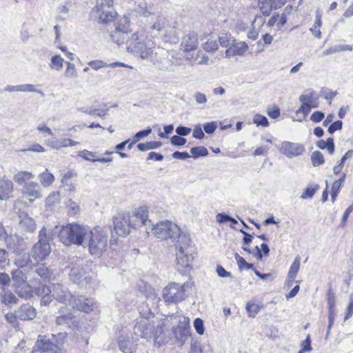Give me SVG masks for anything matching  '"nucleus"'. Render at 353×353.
<instances>
[{
	"label": "nucleus",
	"instance_id": "obj_35",
	"mask_svg": "<svg viewBox=\"0 0 353 353\" xmlns=\"http://www.w3.org/2000/svg\"><path fill=\"white\" fill-rule=\"evenodd\" d=\"M220 45L224 48H229L235 42L234 38L229 33H221L219 37Z\"/></svg>",
	"mask_w": 353,
	"mask_h": 353
},
{
	"label": "nucleus",
	"instance_id": "obj_4",
	"mask_svg": "<svg viewBox=\"0 0 353 353\" xmlns=\"http://www.w3.org/2000/svg\"><path fill=\"white\" fill-rule=\"evenodd\" d=\"M190 239L188 236L183 235L179 240L176 246V267L182 274H186L192 270V263L194 257L189 248Z\"/></svg>",
	"mask_w": 353,
	"mask_h": 353
},
{
	"label": "nucleus",
	"instance_id": "obj_38",
	"mask_svg": "<svg viewBox=\"0 0 353 353\" xmlns=\"http://www.w3.org/2000/svg\"><path fill=\"white\" fill-rule=\"evenodd\" d=\"M161 146L160 141H150L146 143H141L137 145V148L140 151H146L149 150L156 149Z\"/></svg>",
	"mask_w": 353,
	"mask_h": 353
},
{
	"label": "nucleus",
	"instance_id": "obj_36",
	"mask_svg": "<svg viewBox=\"0 0 353 353\" xmlns=\"http://www.w3.org/2000/svg\"><path fill=\"white\" fill-rule=\"evenodd\" d=\"M34 272L44 281L50 279L52 276L51 270L43 265H39Z\"/></svg>",
	"mask_w": 353,
	"mask_h": 353
},
{
	"label": "nucleus",
	"instance_id": "obj_3",
	"mask_svg": "<svg viewBox=\"0 0 353 353\" xmlns=\"http://www.w3.org/2000/svg\"><path fill=\"white\" fill-rule=\"evenodd\" d=\"M126 48L130 52L136 53L143 60L154 61L157 54L155 43L152 39H144L143 32H135L126 41Z\"/></svg>",
	"mask_w": 353,
	"mask_h": 353
},
{
	"label": "nucleus",
	"instance_id": "obj_44",
	"mask_svg": "<svg viewBox=\"0 0 353 353\" xmlns=\"http://www.w3.org/2000/svg\"><path fill=\"white\" fill-rule=\"evenodd\" d=\"M32 174L28 172H20L16 174L14 176V181L18 184H23L26 180L30 179Z\"/></svg>",
	"mask_w": 353,
	"mask_h": 353
},
{
	"label": "nucleus",
	"instance_id": "obj_52",
	"mask_svg": "<svg viewBox=\"0 0 353 353\" xmlns=\"http://www.w3.org/2000/svg\"><path fill=\"white\" fill-rule=\"evenodd\" d=\"M246 310L250 317L254 318L259 311V307L255 303L249 302L246 305Z\"/></svg>",
	"mask_w": 353,
	"mask_h": 353
},
{
	"label": "nucleus",
	"instance_id": "obj_20",
	"mask_svg": "<svg viewBox=\"0 0 353 353\" xmlns=\"http://www.w3.org/2000/svg\"><path fill=\"white\" fill-rule=\"evenodd\" d=\"M198 45L197 35L195 32H191L185 35L182 41L181 46L184 50L190 52L194 50Z\"/></svg>",
	"mask_w": 353,
	"mask_h": 353
},
{
	"label": "nucleus",
	"instance_id": "obj_49",
	"mask_svg": "<svg viewBox=\"0 0 353 353\" xmlns=\"http://www.w3.org/2000/svg\"><path fill=\"white\" fill-rule=\"evenodd\" d=\"M16 264L20 268L28 267L31 263L29 254H23L16 260Z\"/></svg>",
	"mask_w": 353,
	"mask_h": 353
},
{
	"label": "nucleus",
	"instance_id": "obj_60",
	"mask_svg": "<svg viewBox=\"0 0 353 353\" xmlns=\"http://www.w3.org/2000/svg\"><path fill=\"white\" fill-rule=\"evenodd\" d=\"M171 143L173 145L181 146L186 143V139L179 135H174L170 139Z\"/></svg>",
	"mask_w": 353,
	"mask_h": 353
},
{
	"label": "nucleus",
	"instance_id": "obj_13",
	"mask_svg": "<svg viewBox=\"0 0 353 353\" xmlns=\"http://www.w3.org/2000/svg\"><path fill=\"white\" fill-rule=\"evenodd\" d=\"M69 304L71 305L73 308L87 313L92 310V301L83 296L72 295L69 301Z\"/></svg>",
	"mask_w": 353,
	"mask_h": 353
},
{
	"label": "nucleus",
	"instance_id": "obj_51",
	"mask_svg": "<svg viewBox=\"0 0 353 353\" xmlns=\"http://www.w3.org/2000/svg\"><path fill=\"white\" fill-rule=\"evenodd\" d=\"M20 92H37L41 97L44 96V93L41 90L36 89L35 86L32 84L20 85Z\"/></svg>",
	"mask_w": 353,
	"mask_h": 353
},
{
	"label": "nucleus",
	"instance_id": "obj_18",
	"mask_svg": "<svg viewBox=\"0 0 353 353\" xmlns=\"http://www.w3.org/2000/svg\"><path fill=\"white\" fill-rule=\"evenodd\" d=\"M16 315L19 319L22 321L33 319L36 316L35 309L29 304H23L16 310Z\"/></svg>",
	"mask_w": 353,
	"mask_h": 353
},
{
	"label": "nucleus",
	"instance_id": "obj_41",
	"mask_svg": "<svg viewBox=\"0 0 353 353\" xmlns=\"http://www.w3.org/2000/svg\"><path fill=\"white\" fill-rule=\"evenodd\" d=\"M319 189L318 184H314L304 189L301 198L302 199H311L315 194V192Z\"/></svg>",
	"mask_w": 353,
	"mask_h": 353
},
{
	"label": "nucleus",
	"instance_id": "obj_53",
	"mask_svg": "<svg viewBox=\"0 0 353 353\" xmlns=\"http://www.w3.org/2000/svg\"><path fill=\"white\" fill-rule=\"evenodd\" d=\"M314 97V90H306L299 97V101L301 104H307Z\"/></svg>",
	"mask_w": 353,
	"mask_h": 353
},
{
	"label": "nucleus",
	"instance_id": "obj_39",
	"mask_svg": "<svg viewBox=\"0 0 353 353\" xmlns=\"http://www.w3.org/2000/svg\"><path fill=\"white\" fill-rule=\"evenodd\" d=\"M311 161L313 166L317 167L325 163V159L321 152L316 150L311 155Z\"/></svg>",
	"mask_w": 353,
	"mask_h": 353
},
{
	"label": "nucleus",
	"instance_id": "obj_7",
	"mask_svg": "<svg viewBox=\"0 0 353 353\" xmlns=\"http://www.w3.org/2000/svg\"><path fill=\"white\" fill-rule=\"evenodd\" d=\"M92 229L86 225L79 223H68V244L84 246L85 238H88Z\"/></svg>",
	"mask_w": 353,
	"mask_h": 353
},
{
	"label": "nucleus",
	"instance_id": "obj_14",
	"mask_svg": "<svg viewBox=\"0 0 353 353\" xmlns=\"http://www.w3.org/2000/svg\"><path fill=\"white\" fill-rule=\"evenodd\" d=\"M70 278L75 283L85 284L91 282V277L85 276V270L82 267V263L76 264L74 267L71 268L70 272Z\"/></svg>",
	"mask_w": 353,
	"mask_h": 353
},
{
	"label": "nucleus",
	"instance_id": "obj_54",
	"mask_svg": "<svg viewBox=\"0 0 353 353\" xmlns=\"http://www.w3.org/2000/svg\"><path fill=\"white\" fill-rule=\"evenodd\" d=\"M242 249L248 252L249 254H252L253 256H254L258 260H261L263 258V254H261V251L259 246H256L253 249H250L248 247L243 246L242 247Z\"/></svg>",
	"mask_w": 353,
	"mask_h": 353
},
{
	"label": "nucleus",
	"instance_id": "obj_10",
	"mask_svg": "<svg viewBox=\"0 0 353 353\" xmlns=\"http://www.w3.org/2000/svg\"><path fill=\"white\" fill-rule=\"evenodd\" d=\"M129 219V214L120 213L115 216L113 219L115 232L121 236H125L132 228Z\"/></svg>",
	"mask_w": 353,
	"mask_h": 353
},
{
	"label": "nucleus",
	"instance_id": "obj_26",
	"mask_svg": "<svg viewBox=\"0 0 353 353\" xmlns=\"http://www.w3.org/2000/svg\"><path fill=\"white\" fill-rule=\"evenodd\" d=\"M68 326L70 329L74 331L73 337H77L82 335V327L79 325V321L77 320L74 316H70L68 314Z\"/></svg>",
	"mask_w": 353,
	"mask_h": 353
},
{
	"label": "nucleus",
	"instance_id": "obj_37",
	"mask_svg": "<svg viewBox=\"0 0 353 353\" xmlns=\"http://www.w3.org/2000/svg\"><path fill=\"white\" fill-rule=\"evenodd\" d=\"M22 228H25L27 231L33 232L36 229V223L34 220L30 216H25L20 222Z\"/></svg>",
	"mask_w": 353,
	"mask_h": 353
},
{
	"label": "nucleus",
	"instance_id": "obj_5",
	"mask_svg": "<svg viewBox=\"0 0 353 353\" xmlns=\"http://www.w3.org/2000/svg\"><path fill=\"white\" fill-rule=\"evenodd\" d=\"M151 225V231L153 234L157 239L161 240L171 239L173 242L176 241L177 243L185 235L181 233L179 227L172 221L166 220Z\"/></svg>",
	"mask_w": 353,
	"mask_h": 353
},
{
	"label": "nucleus",
	"instance_id": "obj_63",
	"mask_svg": "<svg viewBox=\"0 0 353 353\" xmlns=\"http://www.w3.org/2000/svg\"><path fill=\"white\" fill-rule=\"evenodd\" d=\"M311 350V341L310 339V336H307L306 339L302 342L301 349L299 350L298 353H305L306 352L310 351Z\"/></svg>",
	"mask_w": 353,
	"mask_h": 353
},
{
	"label": "nucleus",
	"instance_id": "obj_22",
	"mask_svg": "<svg viewBox=\"0 0 353 353\" xmlns=\"http://www.w3.org/2000/svg\"><path fill=\"white\" fill-rule=\"evenodd\" d=\"M134 10L138 14L145 17L154 13L153 7L148 5L145 1L135 2Z\"/></svg>",
	"mask_w": 353,
	"mask_h": 353
},
{
	"label": "nucleus",
	"instance_id": "obj_58",
	"mask_svg": "<svg viewBox=\"0 0 353 353\" xmlns=\"http://www.w3.org/2000/svg\"><path fill=\"white\" fill-rule=\"evenodd\" d=\"M194 327L199 334H203L205 330L203 326V321L201 319L196 318L194 321Z\"/></svg>",
	"mask_w": 353,
	"mask_h": 353
},
{
	"label": "nucleus",
	"instance_id": "obj_21",
	"mask_svg": "<svg viewBox=\"0 0 353 353\" xmlns=\"http://www.w3.org/2000/svg\"><path fill=\"white\" fill-rule=\"evenodd\" d=\"M13 191V183L6 178L0 179V200H7Z\"/></svg>",
	"mask_w": 353,
	"mask_h": 353
},
{
	"label": "nucleus",
	"instance_id": "obj_59",
	"mask_svg": "<svg viewBox=\"0 0 353 353\" xmlns=\"http://www.w3.org/2000/svg\"><path fill=\"white\" fill-rule=\"evenodd\" d=\"M88 65L94 70L108 66L106 63L101 60L91 61L88 63Z\"/></svg>",
	"mask_w": 353,
	"mask_h": 353
},
{
	"label": "nucleus",
	"instance_id": "obj_30",
	"mask_svg": "<svg viewBox=\"0 0 353 353\" xmlns=\"http://www.w3.org/2000/svg\"><path fill=\"white\" fill-rule=\"evenodd\" d=\"M165 19L162 16H158L156 21L151 26V33L153 37L159 35L160 32L165 28Z\"/></svg>",
	"mask_w": 353,
	"mask_h": 353
},
{
	"label": "nucleus",
	"instance_id": "obj_12",
	"mask_svg": "<svg viewBox=\"0 0 353 353\" xmlns=\"http://www.w3.org/2000/svg\"><path fill=\"white\" fill-rule=\"evenodd\" d=\"M148 210L146 207H141L131 216L129 214L130 223L132 228L142 225H147L151 223L150 220L148 219Z\"/></svg>",
	"mask_w": 353,
	"mask_h": 353
},
{
	"label": "nucleus",
	"instance_id": "obj_32",
	"mask_svg": "<svg viewBox=\"0 0 353 353\" xmlns=\"http://www.w3.org/2000/svg\"><path fill=\"white\" fill-rule=\"evenodd\" d=\"M79 110L89 115H96L104 119L107 114L108 109H99L92 106L90 108H81Z\"/></svg>",
	"mask_w": 353,
	"mask_h": 353
},
{
	"label": "nucleus",
	"instance_id": "obj_33",
	"mask_svg": "<svg viewBox=\"0 0 353 353\" xmlns=\"http://www.w3.org/2000/svg\"><path fill=\"white\" fill-rule=\"evenodd\" d=\"M271 0H259V6L265 16H269L272 9H274V5Z\"/></svg>",
	"mask_w": 353,
	"mask_h": 353
},
{
	"label": "nucleus",
	"instance_id": "obj_28",
	"mask_svg": "<svg viewBox=\"0 0 353 353\" xmlns=\"http://www.w3.org/2000/svg\"><path fill=\"white\" fill-rule=\"evenodd\" d=\"M57 333L52 334V343L57 350H61L64 347L65 339L66 336L65 332H61V329Z\"/></svg>",
	"mask_w": 353,
	"mask_h": 353
},
{
	"label": "nucleus",
	"instance_id": "obj_24",
	"mask_svg": "<svg viewBox=\"0 0 353 353\" xmlns=\"http://www.w3.org/2000/svg\"><path fill=\"white\" fill-rule=\"evenodd\" d=\"M119 347L123 353H132L135 351L136 347L133 341L128 337L121 336L119 340Z\"/></svg>",
	"mask_w": 353,
	"mask_h": 353
},
{
	"label": "nucleus",
	"instance_id": "obj_6",
	"mask_svg": "<svg viewBox=\"0 0 353 353\" xmlns=\"http://www.w3.org/2000/svg\"><path fill=\"white\" fill-rule=\"evenodd\" d=\"M88 239L90 254L94 257L101 256L108 246L107 234L99 227H96L91 230Z\"/></svg>",
	"mask_w": 353,
	"mask_h": 353
},
{
	"label": "nucleus",
	"instance_id": "obj_47",
	"mask_svg": "<svg viewBox=\"0 0 353 353\" xmlns=\"http://www.w3.org/2000/svg\"><path fill=\"white\" fill-rule=\"evenodd\" d=\"M63 59L60 55H54L51 58L50 68L59 70L63 68Z\"/></svg>",
	"mask_w": 353,
	"mask_h": 353
},
{
	"label": "nucleus",
	"instance_id": "obj_62",
	"mask_svg": "<svg viewBox=\"0 0 353 353\" xmlns=\"http://www.w3.org/2000/svg\"><path fill=\"white\" fill-rule=\"evenodd\" d=\"M216 128L217 124L215 121L205 123L203 125V130L208 134L214 133Z\"/></svg>",
	"mask_w": 353,
	"mask_h": 353
},
{
	"label": "nucleus",
	"instance_id": "obj_29",
	"mask_svg": "<svg viewBox=\"0 0 353 353\" xmlns=\"http://www.w3.org/2000/svg\"><path fill=\"white\" fill-rule=\"evenodd\" d=\"M52 296L61 303H64L66 300L65 291L63 290L62 285L59 283H54L52 285Z\"/></svg>",
	"mask_w": 353,
	"mask_h": 353
},
{
	"label": "nucleus",
	"instance_id": "obj_25",
	"mask_svg": "<svg viewBox=\"0 0 353 353\" xmlns=\"http://www.w3.org/2000/svg\"><path fill=\"white\" fill-rule=\"evenodd\" d=\"M131 32H123L122 30H114L111 34L112 41L118 45L125 43L130 39Z\"/></svg>",
	"mask_w": 353,
	"mask_h": 353
},
{
	"label": "nucleus",
	"instance_id": "obj_8",
	"mask_svg": "<svg viewBox=\"0 0 353 353\" xmlns=\"http://www.w3.org/2000/svg\"><path fill=\"white\" fill-rule=\"evenodd\" d=\"M190 288V283L180 285L177 283H171L163 291V296L165 302L178 303L187 297V290Z\"/></svg>",
	"mask_w": 353,
	"mask_h": 353
},
{
	"label": "nucleus",
	"instance_id": "obj_16",
	"mask_svg": "<svg viewBox=\"0 0 353 353\" xmlns=\"http://www.w3.org/2000/svg\"><path fill=\"white\" fill-rule=\"evenodd\" d=\"M96 12L98 14L99 21L101 23H108L112 21L117 15V12L113 9L112 6H96Z\"/></svg>",
	"mask_w": 353,
	"mask_h": 353
},
{
	"label": "nucleus",
	"instance_id": "obj_46",
	"mask_svg": "<svg viewBox=\"0 0 353 353\" xmlns=\"http://www.w3.org/2000/svg\"><path fill=\"white\" fill-rule=\"evenodd\" d=\"M173 332L174 334L175 337L177 339H179L182 343H184L185 342L190 334V330L185 329H173Z\"/></svg>",
	"mask_w": 353,
	"mask_h": 353
},
{
	"label": "nucleus",
	"instance_id": "obj_42",
	"mask_svg": "<svg viewBox=\"0 0 353 353\" xmlns=\"http://www.w3.org/2000/svg\"><path fill=\"white\" fill-rule=\"evenodd\" d=\"M190 152L194 159L206 157L208 154V151L204 146L193 147L190 149Z\"/></svg>",
	"mask_w": 353,
	"mask_h": 353
},
{
	"label": "nucleus",
	"instance_id": "obj_45",
	"mask_svg": "<svg viewBox=\"0 0 353 353\" xmlns=\"http://www.w3.org/2000/svg\"><path fill=\"white\" fill-rule=\"evenodd\" d=\"M138 310L141 316L140 318L150 319V316H156L153 313H152L150 308L147 303H143L139 306Z\"/></svg>",
	"mask_w": 353,
	"mask_h": 353
},
{
	"label": "nucleus",
	"instance_id": "obj_56",
	"mask_svg": "<svg viewBox=\"0 0 353 353\" xmlns=\"http://www.w3.org/2000/svg\"><path fill=\"white\" fill-rule=\"evenodd\" d=\"M253 122L257 125H262L263 127H267L269 124L268 119L265 116L261 114H256L254 117Z\"/></svg>",
	"mask_w": 353,
	"mask_h": 353
},
{
	"label": "nucleus",
	"instance_id": "obj_57",
	"mask_svg": "<svg viewBox=\"0 0 353 353\" xmlns=\"http://www.w3.org/2000/svg\"><path fill=\"white\" fill-rule=\"evenodd\" d=\"M34 292L36 295L38 296L43 297L46 295H48L52 292V290L47 285H42L38 288H36L34 290Z\"/></svg>",
	"mask_w": 353,
	"mask_h": 353
},
{
	"label": "nucleus",
	"instance_id": "obj_9",
	"mask_svg": "<svg viewBox=\"0 0 353 353\" xmlns=\"http://www.w3.org/2000/svg\"><path fill=\"white\" fill-rule=\"evenodd\" d=\"M11 276L12 281L17 285L15 287V292L21 298H29L32 290V287L23 279L22 270L20 269L13 270L11 272Z\"/></svg>",
	"mask_w": 353,
	"mask_h": 353
},
{
	"label": "nucleus",
	"instance_id": "obj_11",
	"mask_svg": "<svg viewBox=\"0 0 353 353\" xmlns=\"http://www.w3.org/2000/svg\"><path fill=\"white\" fill-rule=\"evenodd\" d=\"M280 151L290 159L301 156L305 151L303 145L290 141H283L281 143Z\"/></svg>",
	"mask_w": 353,
	"mask_h": 353
},
{
	"label": "nucleus",
	"instance_id": "obj_15",
	"mask_svg": "<svg viewBox=\"0 0 353 353\" xmlns=\"http://www.w3.org/2000/svg\"><path fill=\"white\" fill-rule=\"evenodd\" d=\"M58 350L54 343L49 339H38L32 353H57Z\"/></svg>",
	"mask_w": 353,
	"mask_h": 353
},
{
	"label": "nucleus",
	"instance_id": "obj_27",
	"mask_svg": "<svg viewBox=\"0 0 353 353\" xmlns=\"http://www.w3.org/2000/svg\"><path fill=\"white\" fill-rule=\"evenodd\" d=\"M1 302L9 306L12 307L18 303V298L10 290H4L1 294Z\"/></svg>",
	"mask_w": 353,
	"mask_h": 353
},
{
	"label": "nucleus",
	"instance_id": "obj_48",
	"mask_svg": "<svg viewBox=\"0 0 353 353\" xmlns=\"http://www.w3.org/2000/svg\"><path fill=\"white\" fill-rule=\"evenodd\" d=\"M65 306L63 305L59 309L58 316L56 319L57 326H65L66 323V316L65 314Z\"/></svg>",
	"mask_w": 353,
	"mask_h": 353
},
{
	"label": "nucleus",
	"instance_id": "obj_40",
	"mask_svg": "<svg viewBox=\"0 0 353 353\" xmlns=\"http://www.w3.org/2000/svg\"><path fill=\"white\" fill-rule=\"evenodd\" d=\"M81 208L79 204L69 200L68 201V216H76L80 212Z\"/></svg>",
	"mask_w": 353,
	"mask_h": 353
},
{
	"label": "nucleus",
	"instance_id": "obj_61",
	"mask_svg": "<svg viewBox=\"0 0 353 353\" xmlns=\"http://www.w3.org/2000/svg\"><path fill=\"white\" fill-rule=\"evenodd\" d=\"M327 305H328V311H334L335 308V296L334 293L329 290L327 292Z\"/></svg>",
	"mask_w": 353,
	"mask_h": 353
},
{
	"label": "nucleus",
	"instance_id": "obj_2",
	"mask_svg": "<svg viewBox=\"0 0 353 353\" xmlns=\"http://www.w3.org/2000/svg\"><path fill=\"white\" fill-rule=\"evenodd\" d=\"M165 321V319L157 316H150V319L139 318L134 326V334L147 341L152 339L157 341L163 333Z\"/></svg>",
	"mask_w": 353,
	"mask_h": 353
},
{
	"label": "nucleus",
	"instance_id": "obj_1",
	"mask_svg": "<svg viewBox=\"0 0 353 353\" xmlns=\"http://www.w3.org/2000/svg\"><path fill=\"white\" fill-rule=\"evenodd\" d=\"M52 238H59L64 245L66 244V229L64 225H56L52 230L51 234H47L45 227H43L39 233V241L32 248L31 255L37 261L46 259L51 252L49 240Z\"/></svg>",
	"mask_w": 353,
	"mask_h": 353
},
{
	"label": "nucleus",
	"instance_id": "obj_55",
	"mask_svg": "<svg viewBox=\"0 0 353 353\" xmlns=\"http://www.w3.org/2000/svg\"><path fill=\"white\" fill-rule=\"evenodd\" d=\"M218 47L216 41L212 39L208 40L203 46L204 50L209 52H214L218 49Z\"/></svg>",
	"mask_w": 353,
	"mask_h": 353
},
{
	"label": "nucleus",
	"instance_id": "obj_31",
	"mask_svg": "<svg viewBox=\"0 0 353 353\" xmlns=\"http://www.w3.org/2000/svg\"><path fill=\"white\" fill-rule=\"evenodd\" d=\"M321 14L319 10L316 12V19L313 26L310 29L312 34L318 39L321 37L320 28L321 27Z\"/></svg>",
	"mask_w": 353,
	"mask_h": 353
},
{
	"label": "nucleus",
	"instance_id": "obj_23",
	"mask_svg": "<svg viewBox=\"0 0 353 353\" xmlns=\"http://www.w3.org/2000/svg\"><path fill=\"white\" fill-rule=\"evenodd\" d=\"M265 23V19L261 16H256L252 22V28L248 32V37L252 40H256L259 35V29Z\"/></svg>",
	"mask_w": 353,
	"mask_h": 353
},
{
	"label": "nucleus",
	"instance_id": "obj_17",
	"mask_svg": "<svg viewBox=\"0 0 353 353\" xmlns=\"http://www.w3.org/2000/svg\"><path fill=\"white\" fill-rule=\"evenodd\" d=\"M22 192L25 196L30 197V201L41 196L40 186L37 183H26L22 188Z\"/></svg>",
	"mask_w": 353,
	"mask_h": 353
},
{
	"label": "nucleus",
	"instance_id": "obj_19",
	"mask_svg": "<svg viewBox=\"0 0 353 353\" xmlns=\"http://www.w3.org/2000/svg\"><path fill=\"white\" fill-rule=\"evenodd\" d=\"M248 46L244 41H241L236 43H233L225 50V55L228 57H234L236 55L242 56L248 50Z\"/></svg>",
	"mask_w": 353,
	"mask_h": 353
},
{
	"label": "nucleus",
	"instance_id": "obj_43",
	"mask_svg": "<svg viewBox=\"0 0 353 353\" xmlns=\"http://www.w3.org/2000/svg\"><path fill=\"white\" fill-rule=\"evenodd\" d=\"M40 182L43 186H49L54 180L52 174L48 171L43 172L39 175Z\"/></svg>",
	"mask_w": 353,
	"mask_h": 353
},
{
	"label": "nucleus",
	"instance_id": "obj_50",
	"mask_svg": "<svg viewBox=\"0 0 353 353\" xmlns=\"http://www.w3.org/2000/svg\"><path fill=\"white\" fill-rule=\"evenodd\" d=\"M59 201H60L59 192H54L47 197L46 204L48 206H52V205H54L56 203H59Z\"/></svg>",
	"mask_w": 353,
	"mask_h": 353
},
{
	"label": "nucleus",
	"instance_id": "obj_64",
	"mask_svg": "<svg viewBox=\"0 0 353 353\" xmlns=\"http://www.w3.org/2000/svg\"><path fill=\"white\" fill-rule=\"evenodd\" d=\"M343 122L341 121H336L332 123L328 128L327 131L330 134H332L336 130H340L342 129Z\"/></svg>",
	"mask_w": 353,
	"mask_h": 353
},
{
	"label": "nucleus",
	"instance_id": "obj_34",
	"mask_svg": "<svg viewBox=\"0 0 353 353\" xmlns=\"http://www.w3.org/2000/svg\"><path fill=\"white\" fill-rule=\"evenodd\" d=\"M300 268V258L299 256H296L294 261L292 262L289 272H288V279L292 282L295 279Z\"/></svg>",
	"mask_w": 353,
	"mask_h": 353
}]
</instances>
